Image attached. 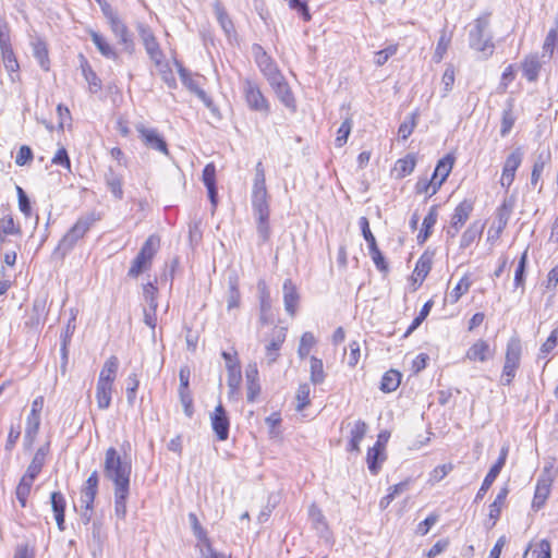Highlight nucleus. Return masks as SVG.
I'll use <instances>...</instances> for the list:
<instances>
[{"label": "nucleus", "mask_w": 558, "mask_h": 558, "mask_svg": "<svg viewBox=\"0 0 558 558\" xmlns=\"http://www.w3.org/2000/svg\"><path fill=\"white\" fill-rule=\"evenodd\" d=\"M132 462L122 457L114 447L106 450L104 460V476L112 482L113 488L130 487Z\"/></svg>", "instance_id": "obj_1"}, {"label": "nucleus", "mask_w": 558, "mask_h": 558, "mask_svg": "<svg viewBox=\"0 0 558 558\" xmlns=\"http://www.w3.org/2000/svg\"><path fill=\"white\" fill-rule=\"evenodd\" d=\"M100 214L96 211L87 213L81 216L73 227L62 236L57 246V251L62 255L69 253L75 244L84 238L90 228L100 220Z\"/></svg>", "instance_id": "obj_2"}, {"label": "nucleus", "mask_w": 558, "mask_h": 558, "mask_svg": "<svg viewBox=\"0 0 558 558\" xmlns=\"http://www.w3.org/2000/svg\"><path fill=\"white\" fill-rule=\"evenodd\" d=\"M160 246V239L158 235L151 234L147 238L138 254L133 259L132 265L128 271V276L132 278L138 277L142 272L146 271L151 266V260Z\"/></svg>", "instance_id": "obj_3"}, {"label": "nucleus", "mask_w": 558, "mask_h": 558, "mask_svg": "<svg viewBox=\"0 0 558 558\" xmlns=\"http://www.w3.org/2000/svg\"><path fill=\"white\" fill-rule=\"evenodd\" d=\"M489 20L487 16H481L475 20L473 28L470 31V47L482 52L485 57L493 54L494 43L488 32Z\"/></svg>", "instance_id": "obj_4"}, {"label": "nucleus", "mask_w": 558, "mask_h": 558, "mask_svg": "<svg viewBox=\"0 0 558 558\" xmlns=\"http://www.w3.org/2000/svg\"><path fill=\"white\" fill-rule=\"evenodd\" d=\"M556 475L557 472L554 471L553 463L544 466L542 473L537 478L534 498L532 501V507L535 510L541 509L545 505L550 494L551 485L556 478Z\"/></svg>", "instance_id": "obj_5"}, {"label": "nucleus", "mask_w": 558, "mask_h": 558, "mask_svg": "<svg viewBox=\"0 0 558 558\" xmlns=\"http://www.w3.org/2000/svg\"><path fill=\"white\" fill-rule=\"evenodd\" d=\"M252 53L258 69L269 83H276V80L281 78L282 74L278 70L276 62L270 56H268L260 45L254 44L252 46Z\"/></svg>", "instance_id": "obj_6"}, {"label": "nucleus", "mask_w": 558, "mask_h": 558, "mask_svg": "<svg viewBox=\"0 0 558 558\" xmlns=\"http://www.w3.org/2000/svg\"><path fill=\"white\" fill-rule=\"evenodd\" d=\"M243 93L250 109L268 114L269 104L255 82L245 78L243 81Z\"/></svg>", "instance_id": "obj_7"}, {"label": "nucleus", "mask_w": 558, "mask_h": 558, "mask_svg": "<svg viewBox=\"0 0 558 558\" xmlns=\"http://www.w3.org/2000/svg\"><path fill=\"white\" fill-rule=\"evenodd\" d=\"M107 20L110 24L112 33L118 38L119 44L123 46V50L128 53H133L135 45L129 28L123 23V21L113 11L107 13Z\"/></svg>", "instance_id": "obj_8"}, {"label": "nucleus", "mask_w": 558, "mask_h": 558, "mask_svg": "<svg viewBox=\"0 0 558 558\" xmlns=\"http://www.w3.org/2000/svg\"><path fill=\"white\" fill-rule=\"evenodd\" d=\"M137 31L150 60L155 63L156 66H161L163 61V53L151 29L144 24H138Z\"/></svg>", "instance_id": "obj_9"}, {"label": "nucleus", "mask_w": 558, "mask_h": 558, "mask_svg": "<svg viewBox=\"0 0 558 558\" xmlns=\"http://www.w3.org/2000/svg\"><path fill=\"white\" fill-rule=\"evenodd\" d=\"M135 129L145 146L169 155L167 143L156 129L146 128L143 123H137Z\"/></svg>", "instance_id": "obj_10"}, {"label": "nucleus", "mask_w": 558, "mask_h": 558, "mask_svg": "<svg viewBox=\"0 0 558 558\" xmlns=\"http://www.w3.org/2000/svg\"><path fill=\"white\" fill-rule=\"evenodd\" d=\"M287 332L282 327H275L270 333V338L265 345V355L268 365L275 363L279 355L281 347L286 340Z\"/></svg>", "instance_id": "obj_11"}, {"label": "nucleus", "mask_w": 558, "mask_h": 558, "mask_svg": "<svg viewBox=\"0 0 558 558\" xmlns=\"http://www.w3.org/2000/svg\"><path fill=\"white\" fill-rule=\"evenodd\" d=\"M523 159L521 148H515L507 158L504 163L502 174L500 178L501 186L508 189L513 183L515 171L520 167Z\"/></svg>", "instance_id": "obj_12"}, {"label": "nucleus", "mask_w": 558, "mask_h": 558, "mask_svg": "<svg viewBox=\"0 0 558 558\" xmlns=\"http://www.w3.org/2000/svg\"><path fill=\"white\" fill-rule=\"evenodd\" d=\"M211 427L218 438V440L223 441L229 437V427L230 422L227 415V412L222 404H218L215 408L214 413L210 416Z\"/></svg>", "instance_id": "obj_13"}, {"label": "nucleus", "mask_w": 558, "mask_h": 558, "mask_svg": "<svg viewBox=\"0 0 558 558\" xmlns=\"http://www.w3.org/2000/svg\"><path fill=\"white\" fill-rule=\"evenodd\" d=\"M98 472L94 471L86 480L81 490V502L85 508H93L98 492Z\"/></svg>", "instance_id": "obj_14"}, {"label": "nucleus", "mask_w": 558, "mask_h": 558, "mask_svg": "<svg viewBox=\"0 0 558 558\" xmlns=\"http://www.w3.org/2000/svg\"><path fill=\"white\" fill-rule=\"evenodd\" d=\"M508 494H509L508 487L504 486L502 488H500L495 500L489 505L488 523H487L488 529H492L493 526H495L497 520L499 519L501 509L505 505Z\"/></svg>", "instance_id": "obj_15"}, {"label": "nucleus", "mask_w": 558, "mask_h": 558, "mask_svg": "<svg viewBox=\"0 0 558 558\" xmlns=\"http://www.w3.org/2000/svg\"><path fill=\"white\" fill-rule=\"evenodd\" d=\"M542 64L543 62L536 53L529 54L524 58L522 62V72L529 82L537 81Z\"/></svg>", "instance_id": "obj_16"}, {"label": "nucleus", "mask_w": 558, "mask_h": 558, "mask_svg": "<svg viewBox=\"0 0 558 558\" xmlns=\"http://www.w3.org/2000/svg\"><path fill=\"white\" fill-rule=\"evenodd\" d=\"M453 163L454 157L450 154L446 155L438 161L432 175L437 182L436 187H440L441 184L446 181L452 170Z\"/></svg>", "instance_id": "obj_17"}, {"label": "nucleus", "mask_w": 558, "mask_h": 558, "mask_svg": "<svg viewBox=\"0 0 558 558\" xmlns=\"http://www.w3.org/2000/svg\"><path fill=\"white\" fill-rule=\"evenodd\" d=\"M485 225L475 220L466 228V230L462 233L460 240V248H468L471 246L476 240H478L483 233Z\"/></svg>", "instance_id": "obj_18"}, {"label": "nucleus", "mask_w": 558, "mask_h": 558, "mask_svg": "<svg viewBox=\"0 0 558 558\" xmlns=\"http://www.w3.org/2000/svg\"><path fill=\"white\" fill-rule=\"evenodd\" d=\"M283 302L286 311L290 315H294L299 302V293L291 279H287L283 282Z\"/></svg>", "instance_id": "obj_19"}, {"label": "nucleus", "mask_w": 558, "mask_h": 558, "mask_svg": "<svg viewBox=\"0 0 558 558\" xmlns=\"http://www.w3.org/2000/svg\"><path fill=\"white\" fill-rule=\"evenodd\" d=\"M90 39L98 49V51L107 59L118 60L119 56L116 49L108 43L106 37H104L100 33L90 31L89 32Z\"/></svg>", "instance_id": "obj_20"}, {"label": "nucleus", "mask_w": 558, "mask_h": 558, "mask_svg": "<svg viewBox=\"0 0 558 558\" xmlns=\"http://www.w3.org/2000/svg\"><path fill=\"white\" fill-rule=\"evenodd\" d=\"M33 56L38 61L40 68L44 71H49L50 60L48 56V48L46 43L41 38H35L31 43Z\"/></svg>", "instance_id": "obj_21"}, {"label": "nucleus", "mask_w": 558, "mask_h": 558, "mask_svg": "<svg viewBox=\"0 0 558 558\" xmlns=\"http://www.w3.org/2000/svg\"><path fill=\"white\" fill-rule=\"evenodd\" d=\"M130 495V487L113 488L114 496V514L117 518L124 520L126 517V502Z\"/></svg>", "instance_id": "obj_22"}, {"label": "nucleus", "mask_w": 558, "mask_h": 558, "mask_svg": "<svg viewBox=\"0 0 558 558\" xmlns=\"http://www.w3.org/2000/svg\"><path fill=\"white\" fill-rule=\"evenodd\" d=\"M385 459L384 457V445L379 440L368 449L367 451V466L372 474H377L380 469V462Z\"/></svg>", "instance_id": "obj_23"}, {"label": "nucleus", "mask_w": 558, "mask_h": 558, "mask_svg": "<svg viewBox=\"0 0 558 558\" xmlns=\"http://www.w3.org/2000/svg\"><path fill=\"white\" fill-rule=\"evenodd\" d=\"M252 207L254 215L269 214L267 189L252 190Z\"/></svg>", "instance_id": "obj_24"}, {"label": "nucleus", "mask_w": 558, "mask_h": 558, "mask_svg": "<svg viewBox=\"0 0 558 558\" xmlns=\"http://www.w3.org/2000/svg\"><path fill=\"white\" fill-rule=\"evenodd\" d=\"M179 74L182 83L193 93L197 95V97L206 104L207 107L210 106L211 101L205 90L198 87L197 83L191 77L190 73L186 69L179 64Z\"/></svg>", "instance_id": "obj_25"}, {"label": "nucleus", "mask_w": 558, "mask_h": 558, "mask_svg": "<svg viewBox=\"0 0 558 558\" xmlns=\"http://www.w3.org/2000/svg\"><path fill=\"white\" fill-rule=\"evenodd\" d=\"M473 208L474 204L471 199H464L458 204L451 217V222L454 223V227H463L473 211Z\"/></svg>", "instance_id": "obj_26"}, {"label": "nucleus", "mask_w": 558, "mask_h": 558, "mask_svg": "<svg viewBox=\"0 0 558 558\" xmlns=\"http://www.w3.org/2000/svg\"><path fill=\"white\" fill-rule=\"evenodd\" d=\"M119 368V360L117 356H110L104 364L97 383L113 385Z\"/></svg>", "instance_id": "obj_27"}, {"label": "nucleus", "mask_w": 558, "mask_h": 558, "mask_svg": "<svg viewBox=\"0 0 558 558\" xmlns=\"http://www.w3.org/2000/svg\"><path fill=\"white\" fill-rule=\"evenodd\" d=\"M367 432V425L364 421L357 420L354 422L351 430H350V441H349V450L350 451H360V444L363 440L365 434Z\"/></svg>", "instance_id": "obj_28"}, {"label": "nucleus", "mask_w": 558, "mask_h": 558, "mask_svg": "<svg viewBox=\"0 0 558 558\" xmlns=\"http://www.w3.org/2000/svg\"><path fill=\"white\" fill-rule=\"evenodd\" d=\"M416 159L412 154L407 155L404 158L398 159L392 169V174L397 179H402L411 174L415 168Z\"/></svg>", "instance_id": "obj_29"}, {"label": "nucleus", "mask_w": 558, "mask_h": 558, "mask_svg": "<svg viewBox=\"0 0 558 558\" xmlns=\"http://www.w3.org/2000/svg\"><path fill=\"white\" fill-rule=\"evenodd\" d=\"M81 59H82V62H81L82 73H83L85 81L88 84L89 92L93 94H96L102 87L101 81L97 76V74L94 72V70L89 65L88 61L83 56H81Z\"/></svg>", "instance_id": "obj_30"}, {"label": "nucleus", "mask_w": 558, "mask_h": 558, "mask_svg": "<svg viewBox=\"0 0 558 558\" xmlns=\"http://www.w3.org/2000/svg\"><path fill=\"white\" fill-rule=\"evenodd\" d=\"M3 66L10 75L12 82L19 78V62L15 58L12 47L1 50Z\"/></svg>", "instance_id": "obj_31"}, {"label": "nucleus", "mask_w": 558, "mask_h": 558, "mask_svg": "<svg viewBox=\"0 0 558 558\" xmlns=\"http://www.w3.org/2000/svg\"><path fill=\"white\" fill-rule=\"evenodd\" d=\"M466 359L470 361L485 362L489 357V345L485 340H477L466 351Z\"/></svg>", "instance_id": "obj_32"}, {"label": "nucleus", "mask_w": 558, "mask_h": 558, "mask_svg": "<svg viewBox=\"0 0 558 558\" xmlns=\"http://www.w3.org/2000/svg\"><path fill=\"white\" fill-rule=\"evenodd\" d=\"M259 290V306H260V322L263 324H267L269 322V313L271 310V300L269 295V291L265 284V282L258 283Z\"/></svg>", "instance_id": "obj_33"}, {"label": "nucleus", "mask_w": 558, "mask_h": 558, "mask_svg": "<svg viewBox=\"0 0 558 558\" xmlns=\"http://www.w3.org/2000/svg\"><path fill=\"white\" fill-rule=\"evenodd\" d=\"M401 373L397 369L387 371L381 377L380 390L387 393L395 391L401 383Z\"/></svg>", "instance_id": "obj_34"}, {"label": "nucleus", "mask_w": 558, "mask_h": 558, "mask_svg": "<svg viewBox=\"0 0 558 558\" xmlns=\"http://www.w3.org/2000/svg\"><path fill=\"white\" fill-rule=\"evenodd\" d=\"M438 213L437 207L432 206L428 214L425 216L422 225V230L417 234V241L424 243L432 233V229L437 221Z\"/></svg>", "instance_id": "obj_35"}, {"label": "nucleus", "mask_w": 558, "mask_h": 558, "mask_svg": "<svg viewBox=\"0 0 558 558\" xmlns=\"http://www.w3.org/2000/svg\"><path fill=\"white\" fill-rule=\"evenodd\" d=\"M105 181H106L107 187L112 193V195L117 199H122V197H123L122 177L120 174L116 173L110 168L108 170V172L105 174Z\"/></svg>", "instance_id": "obj_36"}, {"label": "nucleus", "mask_w": 558, "mask_h": 558, "mask_svg": "<svg viewBox=\"0 0 558 558\" xmlns=\"http://www.w3.org/2000/svg\"><path fill=\"white\" fill-rule=\"evenodd\" d=\"M521 353L522 345L520 339L517 337H512L507 343L505 361L519 366Z\"/></svg>", "instance_id": "obj_37"}, {"label": "nucleus", "mask_w": 558, "mask_h": 558, "mask_svg": "<svg viewBox=\"0 0 558 558\" xmlns=\"http://www.w3.org/2000/svg\"><path fill=\"white\" fill-rule=\"evenodd\" d=\"M269 84L274 88V90L277 94L278 98L287 107L293 106L294 99H293L292 93H291L288 84L284 82V78H283L282 75H281L280 80H276V83H269Z\"/></svg>", "instance_id": "obj_38"}, {"label": "nucleus", "mask_w": 558, "mask_h": 558, "mask_svg": "<svg viewBox=\"0 0 558 558\" xmlns=\"http://www.w3.org/2000/svg\"><path fill=\"white\" fill-rule=\"evenodd\" d=\"M112 396V385L97 383L96 386V400L100 410H106L110 407Z\"/></svg>", "instance_id": "obj_39"}, {"label": "nucleus", "mask_w": 558, "mask_h": 558, "mask_svg": "<svg viewBox=\"0 0 558 558\" xmlns=\"http://www.w3.org/2000/svg\"><path fill=\"white\" fill-rule=\"evenodd\" d=\"M40 426V415L28 414L26 418V427L24 440L28 446H32Z\"/></svg>", "instance_id": "obj_40"}, {"label": "nucleus", "mask_w": 558, "mask_h": 558, "mask_svg": "<svg viewBox=\"0 0 558 558\" xmlns=\"http://www.w3.org/2000/svg\"><path fill=\"white\" fill-rule=\"evenodd\" d=\"M308 517L313 527L319 533L323 534L327 531V523L322 510L316 505H311L308 509Z\"/></svg>", "instance_id": "obj_41"}, {"label": "nucleus", "mask_w": 558, "mask_h": 558, "mask_svg": "<svg viewBox=\"0 0 558 558\" xmlns=\"http://www.w3.org/2000/svg\"><path fill=\"white\" fill-rule=\"evenodd\" d=\"M531 551L532 558H551V547L547 539H542L533 548L527 547L523 554V558H526Z\"/></svg>", "instance_id": "obj_42"}, {"label": "nucleus", "mask_w": 558, "mask_h": 558, "mask_svg": "<svg viewBox=\"0 0 558 558\" xmlns=\"http://www.w3.org/2000/svg\"><path fill=\"white\" fill-rule=\"evenodd\" d=\"M48 450H49L48 445L38 448L31 464L27 468L26 472L37 476L40 473V471L45 464V460H46Z\"/></svg>", "instance_id": "obj_43"}, {"label": "nucleus", "mask_w": 558, "mask_h": 558, "mask_svg": "<svg viewBox=\"0 0 558 558\" xmlns=\"http://www.w3.org/2000/svg\"><path fill=\"white\" fill-rule=\"evenodd\" d=\"M310 362H311L310 379H311L312 384L319 385L325 380V377H326L325 372H324L323 361L316 356H312Z\"/></svg>", "instance_id": "obj_44"}, {"label": "nucleus", "mask_w": 558, "mask_h": 558, "mask_svg": "<svg viewBox=\"0 0 558 558\" xmlns=\"http://www.w3.org/2000/svg\"><path fill=\"white\" fill-rule=\"evenodd\" d=\"M517 118L513 113V105L509 102L507 108L502 111L500 135L507 136L512 130Z\"/></svg>", "instance_id": "obj_45"}, {"label": "nucleus", "mask_w": 558, "mask_h": 558, "mask_svg": "<svg viewBox=\"0 0 558 558\" xmlns=\"http://www.w3.org/2000/svg\"><path fill=\"white\" fill-rule=\"evenodd\" d=\"M242 381V374L239 364H229L228 365V387L230 389V393H234L239 390Z\"/></svg>", "instance_id": "obj_46"}, {"label": "nucleus", "mask_w": 558, "mask_h": 558, "mask_svg": "<svg viewBox=\"0 0 558 558\" xmlns=\"http://www.w3.org/2000/svg\"><path fill=\"white\" fill-rule=\"evenodd\" d=\"M433 256L428 253L421 255L414 268V275L423 281L432 269Z\"/></svg>", "instance_id": "obj_47"}, {"label": "nucleus", "mask_w": 558, "mask_h": 558, "mask_svg": "<svg viewBox=\"0 0 558 558\" xmlns=\"http://www.w3.org/2000/svg\"><path fill=\"white\" fill-rule=\"evenodd\" d=\"M500 471H501V469L497 468L494 464L492 465V468L489 469L488 473L486 474V476L482 483V486L480 487L478 492L476 493L475 501L483 499V497L485 496L487 490L490 488L494 481L499 475Z\"/></svg>", "instance_id": "obj_48"}, {"label": "nucleus", "mask_w": 558, "mask_h": 558, "mask_svg": "<svg viewBox=\"0 0 558 558\" xmlns=\"http://www.w3.org/2000/svg\"><path fill=\"white\" fill-rule=\"evenodd\" d=\"M256 219V229L257 234L260 239L262 243H265L270 238V227H269V214L254 215Z\"/></svg>", "instance_id": "obj_49"}, {"label": "nucleus", "mask_w": 558, "mask_h": 558, "mask_svg": "<svg viewBox=\"0 0 558 558\" xmlns=\"http://www.w3.org/2000/svg\"><path fill=\"white\" fill-rule=\"evenodd\" d=\"M240 299H241V294L238 289V280H236V278H230L229 279V295H228V300H227L228 311L239 307Z\"/></svg>", "instance_id": "obj_50"}, {"label": "nucleus", "mask_w": 558, "mask_h": 558, "mask_svg": "<svg viewBox=\"0 0 558 558\" xmlns=\"http://www.w3.org/2000/svg\"><path fill=\"white\" fill-rule=\"evenodd\" d=\"M451 41V35L448 34L445 29L441 32L440 37L438 39L435 52H434V60L435 62H440L444 58V56L447 52V49Z\"/></svg>", "instance_id": "obj_51"}, {"label": "nucleus", "mask_w": 558, "mask_h": 558, "mask_svg": "<svg viewBox=\"0 0 558 558\" xmlns=\"http://www.w3.org/2000/svg\"><path fill=\"white\" fill-rule=\"evenodd\" d=\"M311 389L308 384H301L296 391V411H303L310 404Z\"/></svg>", "instance_id": "obj_52"}, {"label": "nucleus", "mask_w": 558, "mask_h": 558, "mask_svg": "<svg viewBox=\"0 0 558 558\" xmlns=\"http://www.w3.org/2000/svg\"><path fill=\"white\" fill-rule=\"evenodd\" d=\"M416 118L417 112H413L409 117H407L405 120L400 124L398 134L402 140H407L414 131V128L416 125Z\"/></svg>", "instance_id": "obj_53"}, {"label": "nucleus", "mask_w": 558, "mask_h": 558, "mask_svg": "<svg viewBox=\"0 0 558 558\" xmlns=\"http://www.w3.org/2000/svg\"><path fill=\"white\" fill-rule=\"evenodd\" d=\"M471 287V281L468 276H464L460 279L458 284L452 289L450 292V301L452 303H456L459 301V299L465 294Z\"/></svg>", "instance_id": "obj_54"}, {"label": "nucleus", "mask_w": 558, "mask_h": 558, "mask_svg": "<svg viewBox=\"0 0 558 558\" xmlns=\"http://www.w3.org/2000/svg\"><path fill=\"white\" fill-rule=\"evenodd\" d=\"M315 344V337L312 332H304L301 337L298 353L301 359L307 356Z\"/></svg>", "instance_id": "obj_55"}, {"label": "nucleus", "mask_w": 558, "mask_h": 558, "mask_svg": "<svg viewBox=\"0 0 558 558\" xmlns=\"http://www.w3.org/2000/svg\"><path fill=\"white\" fill-rule=\"evenodd\" d=\"M436 180L432 177L430 180L421 179L417 181L415 185V191L417 194H428L429 196L434 195L439 187H436Z\"/></svg>", "instance_id": "obj_56"}, {"label": "nucleus", "mask_w": 558, "mask_h": 558, "mask_svg": "<svg viewBox=\"0 0 558 558\" xmlns=\"http://www.w3.org/2000/svg\"><path fill=\"white\" fill-rule=\"evenodd\" d=\"M527 263V251L525 250L520 257L515 272H514V286L517 288L524 286V275Z\"/></svg>", "instance_id": "obj_57"}, {"label": "nucleus", "mask_w": 558, "mask_h": 558, "mask_svg": "<svg viewBox=\"0 0 558 558\" xmlns=\"http://www.w3.org/2000/svg\"><path fill=\"white\" fill-rule=\"evenodd\" d=\"M351 129H352V123H351V119H345L341 125L339 126L338 131H337V137H336V146L338 147H342L347 141H348V137L351 133Z\"/></svg>", "instance_id": "obj_58"}, {"label": "nucleus", "mask_w": 558, "mask_h": 558, "mask_svg": "<svg viewBox=\"0 0 558 558\" xmlns=\"http://www.w3.org/2000/svg\"><path fill=\"white\" fill-rule=\"evenodd\" d=\"M143 296L148 307H150L151 310L158 307L157 288L151 282L144 286Z\"/></svg>", "instance_id": "obj_59"}, {"label": "nucleus", "mask_w": 558, "mask_h": 558, "mask_svg": "<svg viewBox=\"0 0 558 558\" xmlns=\"http://www.w3.org/2000/svg\"><path fill=\"white\" fill-rule=\"evenodd\" d=\"M216 14H217V20H218L220 26L222 27V29L225 31V33L227 35H231L234 32V26H233L232 21L229 19L228 14L219 5L216 7Z\"/></svg>", "instance_id": "obj_60"}, {"label": "nucleus", "mask_w": 558, "mask_h": 558, "mask_svg": "<svg viewBox=\"0 0 558 558\" xmlns=\"http://www.w3.org/2000/svg\"><path fill=\"white\" fill-rule=\"evenodd\" d=\"M558 345V326L553 329L546 341L541 347V354L545 357Z\"/></svg>", "instance_id": "obj_61"}, {"label": "nucleus", "mask_w": 558, "mask_h": 558, "mask_svg": "<svg viewBox=\"0 0 558 558\" xmlns=\"http://www.w3.org/2000/svg\"><path fill=\"white\" fill-rule=\"evenodd\" d=\"M140 380L135 373H132L128 377V387H126V399L130 404L134 403L136 398V390L138 388Z\"/></svg>", "instance_id": "obj_62"}, {"label": "nucleus", "mask_w": 558, "mask_h": 558, "mask_svg": "<svg viewBox=\"0 0 558 558\" xmlns=\"http://www.w3.org/2000/svg\"><path fill=\"white\" fill-rule=\"evenodd\" d=\"M359 223H360V227H361V230H362V234H363L365 241L367 242L368 250L371 247L377 246L376 239H375V236L373 235V233H372V231L369 229V223H368L367 218L366 217H361Z\"/></svg>", "instance_id": "obj_63"}, {"label": "nucleus", "mask_w": 558, "mask_h": 558, "mask_svg": "<svg viewBox=\"0 0 558 558\" xmlns=\"http://www.w3.org/2000/svg\"><path fill=\"white\" fill-rule=\"evenodd\" d=\"M518 367L519 366L505 361L500 378L502 385L509 386L512 383L513 378L515 377Z\"/></svg>", "instance_id": "obj_64"}]
</instances>
